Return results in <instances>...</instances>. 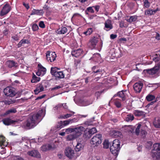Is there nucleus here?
Wrapping results in <instances>:
<instances>
[{"instance_id":"obj_21","label":"nucleus","mask_w":160,"mask_h":160,"mask_svg":"<svg viewBox=\"0 0 160 160\" xmlns=\"http://www.w3.org/2000/svg\"><path fill=\"white\" fill-rule=\"evenodd\" d=\"M133 114L136 116L140 117L145 115L144 112L142 111L136 110L134 111Z\"/></svg>"},{"instance_id":"obj_8","label":"nucleus","mask_w":160,"mask_h":160,"mask_svg":"<svg viewBox=\"0 0 160 160\" xmlns=\"http://www.w3.org/2000/svg\"><path fill=\"white\" fill-rule=\"evenodd\" d=\"M143 84L141 82L138 81L133 85V88L136 93H140L142 88Z\"/></svg>"},{"instance_id":"obj_20","label":"nucleus","mask_w":160,"mask_h":160,"mask_svg":"<svg viewBox=\"0 0 160 160\" xmlns=\"http://www.w3.org/2000/svg\"><path fill=\"white\" fill-rule=\"evenodd\" d=\"M53 147L50 144L43 145L41 147V150L44 151L52 149Z\"/></svg>"},{"instance_id":"obj_36","label":"nucleus","mask_w":160,"mask_h":160,"mask_svg":"<svg viewBox=\"0 0 160 160\" xmlns=\"http://www.w3.org/2000/svg\"><path fill=\"white\" fill-rule=\"evenodd\" d=\"M137 19V16H131L127 20V21L130 23L136 21Z\"/></svg>"},{"instance_id":"obj_14","label":"nucleus","mask_w":160,"mask_h":160,"mask_svg":"<svg viewBox=\"0 0 160 160\" xmlns=\"http://www.w3.org/2000/svg\"><path fill=\"white\" fill-rule=\"evenodd\" d=\"M98 41V38L94 37L90 40L89 43L91 45L92 48H94Z\"/></svg>"},{"instance_id":"obj_57","label":"nucleus","mask_w":160,"mask_h":160,"mask_svg":"<svg viewBox=\"0 0 160 160\" xmlns=\"http://www.w3.org/2000/svg\"><path fill=\"white\" fill-rule=\"evenodd\" d=\"M63 105L62 104H60L58 105L55 107H54V110H55L56 109H58L59 108H60L62 107Z\"/></svg>"},{"instance_id":"obj_59","label":"nucleus","mask_w":160,"mask_h":160,"mask_svg":"<svg viewBox=\"0 0 160 160\" xmlns=\"http://www.w3.org/2000/svg\"><path fill=\"white\" fill-rule=\"evenodd\" d=\"M38 71L36 72V74L38 76H40V72L39 71L40 70V64H38Z\"/></svg>"},{"instance_id":"obj_64","label":"nucleus","mask_w":160,"mask_h":160,"mask_svg":"<svg viewBox=\"0 0 160 160\" xmlns=\"http://www.w3.org/2000/svg\"><path fill=\"white\" fill-rule=\"evenodd\" d=\"M45 27V25L44 23V22L42 21H41V28H44Z\"/></svg>"},{"instance_id":"obj_16","label":"nucleus","mask_w":160,"mask_h":160,"mask_svg":"<svg viewBox=\"0 0 160 160\" xmlns=\"http://www.w3.org/2000/svg\"><path fill=\"white\" fill-rule=\"evenodd\" d=\"M111 135L115 138L117 137H121L122 136V133L120 131L114 130L111 132L110 133Z\"/></svg>"},{"instance_id":"obj_17","label":"nucleus","mask_w":160,"mask_h":160,"mask_svg":"<svg viewBox=\"0 0 160 160\" xmlns=\"http://www.w3.org/2000/svg\"><path fill=\"white\" fill-rule=\"evenodd\" d=\"M82 50L81 49H78L77 50H72V55L73 56L76 57H78L81 55Z\"/></svg>"},{"instance_id":"obj_31","label":"nucleus","mask_w":160,"mask_h":160,"mask_svg":"<svg viewBox=\"0 0 160 160\" xmlns=\"http://www.w3.org/2000/svg\"><path fill=\"white\" fill-rule=\"evenodd\" d=\"M92 136V135L88 131H85L83 135V137L86 138V139H89Z\"/></svg>"},{"instance_id":"obj_49","label":"nucleus","mask_w":160,"mask_h":160,"mask_svg":"<svg viewBox=\"0 0 160 160\" xmlns=\"http://www.w3.org/2000/svg\"><path fill=\"white\" fill-rule=\"evenodd\" d=\"M70 123L76 122L78 121V118L77 117L75 118L71 119H69Z\"/></svg>"},{"instance_id":"obj_53","label":"nucleus","mask_w":160,"mask_h":160,"mask_svg":"<svg viewBox=\"0 0 160 160\" xmlns=\"http://www.w3.org/2000/svg\"><path fill=\"white\" fill-rule=\"evenodd\" d=\"M87 10L91 13H93L94 12L93 9L92 8V7H91L88 8L87 9Z\"/></svg>"},{"instance_id":"obj_34","label":"nucleus","mask_w":160,"mask_h":160,"mask_svg":"<svg viewBox=\"0 0 160 160\" xmlns=\"http://www.w3.org/2000/svg\"><path fill=\"white\" fill-rule=\"evenodd\" d=\"M105 27L106 28L108 29V30H106L107 31H108L112 29L113 28V26L109 22H107L105 23Z\"/></svg>"},{"instance_id":"obj_40","label":"nucleus","mask_w":160,"mask_h":160,"mask_svg":"<svg viewBox=\"0 0 160 160\" xmlns=\"http://www.w3.org/2000/svg\"><path fill=\"white\" fill-rule=\"evenodd\" d=\"M152 143L151 141H148L146 144V148L148 149H150L151 148Z\"/></svg>"},{"instance_id":"obj_1","label":"nucleus","mask_w":160,"mask_h":160,"mask_svg":"<svg viewBox=\"0 0 160 160\" xmlns=\"http://www.w3.org/2000/svg\"><path fill=\"white\" fill-rule=\"evenodd\" d=\"M40 117V114L39 113L30 116L24 123L22 127L26 129L33 128L38 123V118Z\"/></svg>"},{"instance_id":"obj_7","label":"nucleus","mask_w":160,"mask_h":160,"mask_svg":"<svg viewBox=\"0 0 160 160\" xmlns=\"http://www.w3.org/2000/svg\"><path fill=\"white\" fill-rule=\"evenodd\" d=\"M46 58L47 60L51 62H54L57 57L55 52H50V51L47 52L46 53Z\"/></svg>"},{"instance_id":"obj_55","label":"nucleus","mask_w":160,"mask_h":160,"mask_svg":"<svg viewBox=\"0 0 160 160\" xmlns=\"http://www.w3.org/2000/svg\"><path fill=\"white\" fill-rule=\"evenodd\" d=\"M141 133L142 134V136H143V135H144V136H143V138H144L145 137V136L147 134V132L145 130H142L141 131Z\"/></svg>"},{"instance_id":"obj_9","label":"nucleus","mask_w":160,"mask_h":160,"mask_svg":"<svg viewBox=\"0 0 160 160\" xmlns=\"http://www.w3.org/2000/svg\"><path fill=\"white\" fill-rule=\"evenodd\" d=\"M11 10V7L9 4L8 3H6L4 6L1 11V15L2 16H4L6 14L9 12Z\"/></svg>"},{"instance_id":"obj_45","label":"nucleus","mask_w":160,"mask_h":160,"mask_svg":"<svg viewBox=\"0 0 160 160\" xmlns=\"http://www.w3.org/2000/svg\"><path fill=\"white\" fill-rule=\"evenodd\" d=\"M74 131V128H68L65 129V132L67 133L68 134L72 132H73Z\"/></svg>"},{"instance_id":"obj_25","label":"nucleus","mask_w":160,"mask_h":160,"mask_svg":"<svg viewBox=\"0 0 160 160\" xmlns=\"http://www.w3.org/2000/svg\"><path fill=\"white\" fill-rule=\"evenodd\" d=\"M134 119L133 115L131 113L128 114L126 117L125 120L128 122H131Z\"/></svg>"},{"instance_id":"obj_58","label":"nucleus","mask_w":160,"mask_h":160,"mask_svg":"<svg viewBox=\"0 0 160 160\" xmlns=\"http://www.w3.org/2000/svg\"><path fill=\"white\" fill-rule=\"evenodd\" d=\"M157 99H158V98H157L156 100H154V101L151 102L149 103L148 104L147 106L149 107L150 105L153 104L154 103L156 102L157 101Z\"/></svg>"},{"instance_id":"obj_41","label":"nucleus","mask_w":160,"mask_h":160,"mask_svg":"<svg viewBox=\"0 0 160 160\" xmlns=\"http://www.w3.org/2000/svg\"><path fill=\"white\" fill-rule=\"evenodd\" d=\"M63 124L62 121H61L60 122H58L57 125V128L58 129H60L64 127L63 126Z\"/></svg>"},{"instance_id":"obj_50","label":"nucleus","mask_w":160,"mask_h":160,"mask_svg":"<svg viewBox=\"0 0 160 160\" xmlns=\"http://www.w3.org/2000/svg\"><path fill=\"white\" fill-rule=\"evenodd\" d=\"M6 141L5 138L4 137L2 136H0V144L2 143H3L4 142Z\"/></svg>"},{"instance_id":"obj_32","label":"nucleus","mask_w":160,"mask_h":160,"mask_svg":"<svg viewBox=\"0 0 160 160\" xmlns=\"http://www.w3.org/2000/svg\"><path fill=\"white\" fill-rule=\"evenodd\" d=\"M40 80V78L37 77L35 74L33 73L32 74V79L31 80V82L32 83L36 82L39 81Z\"/></svg>"},{"instance_id":"obj_54","label":"nucleus","mask_w":160,"mask_h":160,"mask_svg":"<svg viewBox=\"0 0 160 160\" xmlns=\"http://www.w3.org/2000/svg\"><path fill=\"white\" fill-rule=\"evenodd\" d=\"M103 92V91H101L100 92H97L95 93V95L97 97V99H98V97L100 95L101 93Z\"/></svg>"},{"instance_id":"obj_26","label":"nucleus","mask_w":160,"mask_h":160,"mask_svg":"<svg viewBox=\"0 0 160 160\" xmlns=\"http://www.w3.org/2000/svg\"><path fill=\"white\" fill-rule=\"evenodd\" d=\"M64 74L63 72L62 71H58V72L56 73V75L55 76L57 79V78H64Z\"/></svg>"},{"instance_id":"obj_22","label":"nucleus","mask_w":160,"mask_h":160,"mask_svg":"<svg viewBox=\"0 0 160 160\" xmlns=\"http://www.w3.org/2000/svg\"><path fill=\"white\" fill-rule=\"evenodd\" d=\"M153 123L155 127L160 128V118H155Z\"/></svg>"},{"instance_id":"obj_30","label":"nucleus","mask_w":160,"mask_h":160,"mask_svg":"<svg viewBox=\"0 0 160 160\" xmlns=\"http://www.w3.org/2000/svg\"><path fill=\"white\" fill-rule=\"evenodd\" d=\"M29 42L26 39H22L20 41V42L18 43V48L22 46L23 44H24L26 43H29Z\"/></svg>"},{"instance_id":"obj_42","label":"nucleus","mask_w":160,"mask_h":160,"mask_svg":"<svg viewBox=\"0 0 160 160\" xmlns=\"http://www.w3.org/2000/svg\"><path fill=\"white\" fill-rule=\"evenodd\" d=\"M103 148H108L109 146V143L108 140H105L103 143Z\"/></svg>"},{"instance_id":"obj_47","label":"nucleus","mask_w":160,"mask_h":160,"mask_svg":"<svg viewBox=\"0 0 160 160\" xmlns=\"http://www.w3.org/2000/svg\"><path fill=\"white\" fill-rule=\"evenodd\" d=\"M38 87L34 90V92L35 94H38L40 92V85H38Z\"/></svg>"},{"instance_id":"obj_12","label":"nucleus","mask_w":160,"mask_h":160,"mask_svg":"<svg viewBox=\"0 0 160 160\" xmlns=\"http://www.w3.org/2000/svg\"><path fill=\"white\" fill-rule=\"evenodd\" d=\"M160 65L157 64L156 66L152 68L147 69L144 71H146L148 73L152 75L156 73L158 71Z\"/></svg>"},{"instance_id":"obj_4","label":"nucleus","mask_w":160,"mask_h":160,"mask_svg":"<svg viewBox=\"0 0 160 160\" xmlns=\"http://www.w3.org/2000/svg\"><path fill=\"white\" fill-rule=\"evenodd\" d=\"M102 135L101 134H97L92 138L90 141L92 145L95 146H98L102 142Z\"/></svg>"},{"instance_id":"obj_13","label":"nucleus","mask_w":160,"mask_h":160,"mask_svg":"<svg viewBox=\"0 0 160 160\" xmlns=\"http://www.w3.org/2000/svg\"><path fill=\"white\" fill-rule=\"evenodd\" d=\"M7 66L9 68H16L18 66V64L13 60H8L6 62Z\"/></svg>"},{"instance_id":"obj_5","label":"nucleus","mask_w":160,"mask_h":160,"mask_svg":"<svg viewBox=\"0 0 160 160\" xmlns=\"http://www.w3.org/2000/svg\"><path fill=\"white\" fill-rule=\"evenodd\" d=\"M4 93L7 96L12 97L16 94L15 89L12 87H7L4 89Z\"/></svg>"},{"instance_id":"obj_44","label":"nucleus","mask_w":160,"mask_h":160,"mask_svg":"<svg viewBox=\"0 0 160 160\" xmlns=\"http://www.w3.org/2000/svg\"><path fill=\"white\" fill-rule=\"evenodd\" d=\"M40 13V10H34L32 11L30 15H33L34 14L39 15Z\"/></svg>"},{"instance_id":"obj_35","label":"nucleus","mask_w":160,"mask_h":160,"mask_svg":"<svg viewBox=\"0 0 160 160\" xmlns=\"http://www.w3.org/2000/svg\"><path fill=\"white\" fill-rule=\"evenodd\" d=\"M17 111L15 108H12L7 111L5 113V115H7L10 113H15Z\"/></svg>"},{"instance_id":"obj_29","label":"nucleus","mask_w":160,"mask_h":160,"mask_svg":"<svg viewBox=\"0 0 160 160\" xmlns=\"http://www.w3.org/2000/svg\"><path fill=\"white\" fill-rule=\"evenodd\" d=\"M59 69V68H58L56 67H52L51 69L50 72L51 74L55 77L56 75V73L58 72L57 70Z\"/></svg>"},{"instance_id":"obj_60","label":"nucleus","mask_w":160,"mask_h":160,"mask_svg":"<svg viewBox=\"0 0 160 160\" xmlns=\"http://www.w3.org/2000/svg\"><path fill=\"white\" fill-rule=\"evenodd\" d=\"M61 87L60 86H56L55 87L52 88L51 89L52 90H54L56 89H59L61 88Z\"/></svg>"},{"instance_id":"obj_39","label":"nucleus","mask_w":160,"mask_h":160,"mask_svg":"<svg viewBox=\"0 0 160 160\" xmlns=\"http://www.w3.org/2000/svg\"><path fill=\"white\" fill-rule=\"evenodd\" d=\"M46 114V110L45 108H43L41 110V118L42 117V119H41V121L42 118L44 117Z\"/></svg>"},{"instance_id":"obj_43","label":"nucleus","mask_w":160,"mask_h":160,"mask_svg":"<svg viewBox=\"0 0 160 160\" xmlns=\"http://www.w3.org/2000/svg\"><path fill=\"white\" fill-rule=\"evenodd\" d=\"M88 131L92 135L94 133L96 132L97 131L95 128H93L89 129Z\"/></svg>"},{"instance_id":"obj_28","label":"nucleus","mask_w":160,"mask_h":160,"mask_svg":"<svg viewBox=\"0 0 160 160\" xmlns=\"http://www.w3.org/2000/svg\"><path fill=\"white\" fill-rule=\"evenodd\" d=\"M114 103L117 108H119L121 107L122 104L120 99H114Z\"/></svg>"},{"instance_id":"obj_51","label":"nucleus","mask_w":160,"mask_h":160,"mask_svg":"<svg viewBox=\"0 0 160 160\" xmlns=\"http://www.w3.org/2000/svg\"><path fill=\"white\" fill-rule=\"evenodd\" d=\"M62 122L63 124V126H66V125H68L70 123V121L69 120H65L63 121H62Z\"/></svg>"},{"instance_id":"obj_62","label":"nucleus","mask_w":160,"mask_h":160,"mask_svg":"<svg viewBox=\"0 0 160 160\" xmlns=\"http://www.w3.org/2000/svg\"><path fill=\"white\" fill-rule=\"evenodd\" d=\"M72 115V114H67L66 115H64V116L65 119L71 117Z\"/></svg>"},{"instance_id":"obj_15","label":"nucleus","mask_w":160,"mask_h":160,"mask_svg":"<svg viewBox=\"0 0 160 160\" xmlns=\"http://www.w3.org/2000/svg\"><path fill=\"white\" fill-rule=\"evenodd\" d=\"M116 96H119V97L121 98L122 101H124L125 100V96H126V93H125V91L123 90H122L121 91L119 92L117 94H115L112 98V99H113V98Z\"/></svg>"},{"instance_id":"obj_3","label":"nucleus","mask_w":160,"mask_h":160,"mask_svg":"<svg viewBox=\"0 0 160 160\" xmlns=\"http://www.w3.org/2000/svg\"><path fill=\"white\" fill-rule=\"evenodd\" d=\"M151 156L155 159L160 158V143H156L153 144Z\"/></svg>"},{"instance_id":"obj_27","label":"nucleus","mask_w":160,"mask_h":160,"mask_svg":"<svg viewBox=\"0 0 160 160\" xmlns=\"http://www.w3.org/2000/svg\"><path fill=\"white\" fill-rule=\"evenodd\" d=\"M77 137L74 133L70 134L67 136V140L68 141L72 140L76 138H77Z\"/></svg>"},{"instance_id":"obj_46","label":"nucleus","mask_w":160,"mask_h":160,"mask_svg":"<svg viewBox=\"0 0 160 160\" xmlns=\"http://www.w3.org/2000/svg\"><path fill=\"white\" fill-rule=\"evenodd\" d=\"M148 1V0H144V6L146 8H148L150 6V2Z\"/></svg>"},{"instance_id":"obj_63","label":"nucleus","mask_w":160,"mask_h":160,"mask_svg":"<svg viewBox=\"0 0 160 160\" xmlns=\"http://www.w3.org/2000/svg\"><path fill=\"white\" fill-rule=\"evenodd\" d=\"M110 38L111 39H114L117 37V35L116 34H112L110 35Z\"/></svg>"},{"instance_id":"obj_11","label":"nucleus","mask_w":160,"mask_h":160,"mask_svg":"<svg viewBox=\"0 0 160 160\" xmlns=\"http://www.w3.org/2000/svg\"><path fill=\"white\" fill-rule=\"evenodd\" d=\"M85 128L82 126H79L74 128V133L76 136L77 137L80 136L82 134V132L85 130Z\"/></svg>"},{"instance_id":"obj_48","label":"nucleus","mask_w":160,"mask_h":160,"mask_svg":"<svg viewBox=\"0 0 160 160\" xmlns=\"http://www.w3.org/2000/svg\"><path fill=\"white\" fill-rule=\"evenodd\" d=\"M38 27L36 24H34L32 26V29L33 31H36L38 29Z\"/></svg>"},{"instance_id":"obj_18","label":"nucleus","mask_w":160,"mask_h":160,"mask_svg":"<svg viewBox=\"0 0 160 160\" xmlns=\"http://www.w3.org/2000/svg\"><path fill=\"white\" fill-rule=\"evenodd\" d=\"M39 152L37 150H33L28 151L27 154L31 156L38 157L39 155Z\"/></svg>"},{"instance_id":"obj_38","label":"nucleus","mask_w":160,"mask_h":160,"mask_svg":"<svg viewBox=\"0 0 160 160\" xmlns=\"http://www.w3.org/2000/svg\"><path fill=\"white\" fill-rule=\"evenodd\" d=\"M155 98V97L154 96L149 94L146 97V99L148 101H151L153 100Z\"/></svg>"},{"instance_id":"obj_52","label":"nucleus","mask_w":160,"mask_h":160,"mask_svg":"<svg viewBox=\"0 0 160 160\" xmlns=\"http://www.w3.org/2000/svg\"><path fill=\"white\" fill-rule=\"evenodd\" d=\"M12 38L15 41H17L19 40V37L17 35H15L12 37Z\"/></svg>"},{"instance_id":"obj_10","label":"nucleus","mask_w":160,"mask_h":160,"mask_svg":"<svg viewBox=\"0 0 160 160\" xmlns=\"http://www.w3.org/2000/svg\"><path fill=\"white\" fill-rule=\"evenodd\" d=\"M64 152L66 156L69 158H72L74 154V151L70 148H66Z\"/></svg>"},{"instance_id":"obj_37","label":"nucleus","mask_w":160,"mask_h":160,"mask_svg":"<svg viewBox=\"0 0 160 160\" xmlns=\"http://www.w3.org/2000/svg\"><path fill=\"white\" fill-rule=\"evenodd\" d=\"M47 69L41 64V76H44L46 73Z\"/></svg>"},{"instance_id":"obj_33","label":"nucleus","mask_w":160,"mask_h":160,"mask_svg":"<svg viewBox=\"0 0 160 160\" xmlns=\"http://www.w3.org/2000/svg\"><path fill=\"white\" fill-rule=\"evenodd\" d=\"M83 148V145L80 143H78L75 149L76 152H79Z\"/></svg>"},{"instance_id":"obj_19","label":"nucleus","mask_w":160,"mask_h":160,"mask_svg":"<svg viewBox=\"0 0 160 160\" xmlns=\"http://www.w3.org/2000/svg\"><path fill=\"white\" fill-rule=\"evenodd\" d=\"M158 10V8L155 10L149 9L145 11V14L146 15H151L154 14Z\"/></svg>"},{"instance_id":"obj_2","label":"nucleus","mask_w":160,"mask_h":160,"mask_svg":"<svg viewBox=\"0 0 160 160\" xmlns=\"http://www.w3.org/2000/svg\"><path fill=\"white\" fill-rule=\"evenodd\" d=\"M121 148L119 141L118 139H115L113 141L112 145L110 146V149L112 154L115 156H117Z\"/></svg>"},{"instance_id":"obj_61","label":"nucleus","mask_w":160,"mask_h":160,"mask_svg":"<svg viewBox=\"0 0 160 160\" xmlns=\"http://www.w3.org/2000/svg\"><path fill=\"white\" fill-rule=\"evenodd\" d=\"M23 5L27 9H28L29 8V6L28 4L26 3L25 2H23Z\"/></svg>"},{"instance_id":"obj_6","label":"nucleus","mask_w":160,"mask_h":160,"mask_svg":"<svg viewBox=\"0 0 160 160\" xmlns=\"http://www.w3.org/2000/svg\"><path fill=\"white\" fill-rule=\"evenodd\" d=\"M22 120L19 119H17L15 120H12L9 118H5L2 120L3 124L6 125H9L11 124H15L20 123Z\"/></svg>"},{"instance_id":"obj_23","label":"nucleus","mask_w":160,"mask_h":160,"mask_svg":"<svg viewBox=\"0 0 160 160\" xmlns=\"http://www.w3.org/2000/svg\"><path fill=\"white\" fill-rule=\"evenodd\" d=\"M67 31V29L65 27H62L61 29H59L57 30V32L59 34H64Z\"/></svg>"},{"instance_id":"obj_24","label":"nucleus","mask_w":160,"mask_h":160,"mask_svg":"<svg viewBox=\"0 0 160 160\" xmlns=\"http://www.w3.org/2000/svg\"><path fill=\"white\" fill-rule=\"evenodd\" d=\"M92 70L94 73H97V74H101L102 71L101 69H98V67L97 66H94L92 68Z\"/></svg>"},{"instance_id":"obj_56","label":"nucleus","mask_w":160,"mask_h":160,"mask_svg":"<svg viewBox=\"0 0 160 160\" xmlns=\"http://www.w3.org/2000/svg\"><path fill=\"white\" fill-rule=\"evenodd\" d=\"M87 32L88 35H90L92 32V28H88Z\"/></svg>"}]
</instances>
